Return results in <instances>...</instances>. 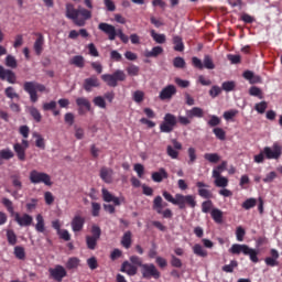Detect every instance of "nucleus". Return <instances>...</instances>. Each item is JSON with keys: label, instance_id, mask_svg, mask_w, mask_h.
<instances>
[{"label": "nucleus", "instance_id": "nucleus-52", "mask_svg": "<svg viewBox=\"0 0 282 282\" xmlns=\"http://www.w3.org/2000/svg\"><path fill=\"white\" fill-rule=\"evenodd\" d=\"M173 66L176 67V69H184V67H186V61H184V57H175L173 59Z\"/></svg>", "mask_w": 282, "mask_h": 282}, {"label": "nucleus", "instance_id": "nucleus-37", "mask_svg": "<svg viewBox=\"0 0 282 282\" xmlns=\"http://www.w3.org/2000/svg\"><path fill=\"white\" fill-rule=\"evenodd\" d=\"M36 221L35 230L37 232H45V219H43V215L39 214L36 216Z\"/></svg>", "mask_w": 282, "mask_h": 282}, {"label": "nucleus", "instance_id": "nucleus-30", "mask_svg": "<svg viewBox=\"0 0 282 282\" xmlns=\"http://www.w3.org/2000/svg\"><path fill=\"white\" fill-rule=\"evenodd\" d=\"M101 80H104V83H106V85H108V87H118V83L116 82L113 74L101 75Z\"/></svg>", "mask_w": 282, "mask_h": 282}, {"label": "nucleus", "instance_id": "nucleus-48", "mask_svg": "<svg viewBox=\"0 0 282 282\" xmlns=\"http://www.w3.org/2000/svg\"><path fill=\"white\" fill-rule=\"evenodd\" d=\"M126 72L128 73V76H138L140 74V67L134 64H130L126 68Z\"/></svg>", "mask_w": 282, "mask_h": 282}, {"label": "nucleus", "instance_id": "nucleus-41", "mask_svg": "<svg viewBox=\"0 0 282 282\" xmlns=\"http://www.w3.org/2000/svg\"><path fill=\"white\" fill-rule=\"evenodd\" d=\"M93 102L95 107H99V109H107V101L105 100V97L97 96L93 99Z\"/></svg>", "mask_w": 282, "mask_h": 282}, {"label": "nucleus", "instance_id": "nucleus-62", "mask_svg": "<svg viewBox=\"0 0 282 282\" xmlns=\"http://www.w3.org/2000/svg\"><path fill=\"white\" fill-rule=\"evenodd\" d=\"M212 208H213V200H210V198L202 203V213H210Z\"/></svg>", "mask_w": 282, "mask_h": 282}, {"label": "nucleus", "instance_id": "nucleus-7", "mask_svg": "<svg viewBox=\"0 0 282 282\" xmlns=\"http://www.w3.org/2000/svg\"><path fill=\"white\" fill-rule=\"evenodd\" d=\"M263 153L267 160H279L282 155V145L275 142L272 147H265Z\"/></svg>", "mask_w": 282, "mask_h": 282}, {"label": "nucleus", "instance_id": "nucleus-47", "mask_svg": "<svg viewBox=\"0 0 282 282\" xmlns=\"http://www.w3.org/2000/svg\"><path fill=\"white\" fill-rule=\"evenodd\" d=\"M1 203L3 204V206L7 208L8 213H10V215H15L17 213H14V206L12 204V200H10V198H2Z\"/></svg>", "mask_w": 282, "mask_h": 282}, {"label": "nucleus", "instance_id": "nucleus-21", "mask_svg": "<svg viewBox=\"0 0 282 282\" xmlns=\"http://www.w3.org/2000/svg\"><path fill=\"white\" fill-rule=\"evenodd\" d=\"M100 177L104 182H106V184H111V182H113V170L109 167H101Z\"/></svg>", "mask_w": 282, "mask_h": 282}, {"label": "nucleus", "instance_id": "nucleus-50", "mask_svg": "<svg viewBox=\"0 0 282 282\" xmlns=\"http://www.w3.org/2000/svg\"><path fill=\"white\" fill-rule=\"evenodd\" d=\"M249 94H250V96H254V97L259 98L260 100H262V98H263V91L261 90V88H259L257 86H252L249 89Z\"/></svg>", "mask_w": 282, "mask_h": 282}, {"label": "nucleus", "instance_id": "nucleus-56", "mask_svg": "<svg viewBox=\"0 0 282 282\" xmlns=\"http://www.w3.org/2000/svg\"><path fill=\"white\" fill-rule=\"evenodd\" d=\"M12 184L17 191H21L23 188V183H21V176L19 175H12L11 176Z\"/></svg>", "mask_w": 282, "mask_h": 282}, {"label": "nucleus", "instance_id": "nucleus-49", "mask_svg": "<svg viewBox=\"0 0 282 282\" xmlns=\"http://www.w3.org/2000/svg\"><path fill=\"white\" fill-rule=\"evenodd\" d=\"M80 264V259L78 258H70L67 263H66V268L68 270H75V268H78V265Z\"/></svg>", "mask_w": 282, "mask_h": 282}, {"label": "nucleus", "instance_id": "nucleus-4", "mask_svg": "<svg viewBox=\"0 0 282 282\" xmlns=\"http://www.w3.org/2000/svg\"><path fill=\"white\" fill-rule=\"evenodd\" d=\"M140 272L143 279H160L162 275L158 267L153 263H143L140 268Z\"/></svg>", "mask_w": 282, "mask_h": 282}, {"label": "nucleus", "instance_id": "nucleus-39", "mask_svg": "<svg viewBox=\"0 0 282 282\" xmlns=\"http://www.w3.org/2000/svg\"><path fill=\"white\" fill-rule=\"evenodd\" d=\"M187 153H188V158H189L187 161V164L189 166H193V164H195V162H197V152H196L195 148H188Z\"/></svg>", "mask_w": 282, "mask_h": 282}, {"label": "nucleus", "instance_id": "nucleus-42", "mask_svg": "<svg viewBox=\"0 0 282 282\" xmlns=\"http://www.w3.org/2000/svg\"><path fill=\"white\" fill-rule=\"evenodd\" d=\"M204 159L212 164H217V162L221 160V156H219L217 153H205Z\"/></svg>", "mask_w": 282, "mask_h": 282}, {"label": "nucleus", "instance_id": "nucleus-36", "mask_svg": "<svg viewBox=\"0 0 282 282\" xmlns=\"http://www.w3.org/2000/svg\"><path fill=\"white\" fill-rule=\"evenodd\" d=\"M153 41H155V43H159V44H164L166 43V35L165 34H160V33H156L155 30H152L150 32Z\"/></svg>", "mask_w": 282, "mask_h": 282}, {"label": "nucleus", "instance_id": "nucleus-45", "mask_svg": "<svg viewBox=\"0 0 282 282\" xmlns=\"http://www.w3.org/2000/svg\"><path fill=\"white\" fill-rule=\"evenodd\" d=\"M0 158L2 160H12V158H14V152H12L10 148L2 149L0 150Z\"/></svg>", "mask_w": 282, "mask_h": 282}, {"label": "nucleus", "instance_id": "nucleus-22", "mask_svg": "<svg viewBox=\"0 0 282 282\" xmlns=\"http://www.w3.org/2000/svg\"><path fill=\"white\" fill-rule=\"evenodd\" d=\"M101 193H102V199L104 202H108V203H113L115 206H120V198L113 196L112 194H110L107 188H102L101 189Z\"/></svg>", "mask_w": 282, "mask_h": 282}, {"label": "nucleus", "instance_id": "nucleus-51", "mask_svg": "<svg viewBox=\"0 0 282 282\" xmlns=\"http://www.w3.org/2000/svg\"><path fill=\"white\" fill-rule=\"evenodd\" d=\"M237 265H239V263L236 260H231L229 264L223 267V272L232 273Z\"/></svg>", "mask_w": 282, "mask_h": 282}, {"label": "nucleus", "instance_id": "nucleus-61", "mask_svg": "<svg viewBox=\"0 0 282 282\" xmlns=\"http://www.w3.org/2000/svg\"><path fill=\"white\" fill-rule=\"evenodd\" d=\"M90 232V237L95 239H100V235H102V230L98 227V225H93Z\"/></svg>", "mask_w": 282, "mask_h": 282}, {"label": "nucleus", "instance_id": "nucleus-46", "mask_svg": "<svg viewBox=\"0 0 282 282\" xmlns=\"http://www.w3.org/2000/svg\"><path fill=\"white\" fill-rule=\"evenodd\" d=\"M4 94L7 96V98H10L11 100H14V98H17V100H19L21 97L19 96V94H17V91H14V88L12 86H9L6 88Z\"/></svg>", "mask_w": 282, "mask_h": 282}, {"label": "nucleus", "instance_id": "nucleus-14", "mask_svg": "<svg viewBox=\"0 0 282 282\" xmlns=\"http://www.w3.org/2000/svg\"><path fill=\"white\" fill-rule=\"evenodd\" d=\"M177 94V88L173 85H169L165 88H163L159 95V98L161 100H170V98H173Z\"/></svg>", "mask_w": 282, "mask_h": 282}, {"label": "nucleus", "instance_id": "nucleus-35", "mask_svg": "<svg viewBox=\"0 0 282 282\" xmlns=\"http://www.w3.org/2000/svg\"><path fill=\"white\" fill-rule=\"evenodd\" d=\"M70 65H75V67H79L83 69L85 67V57L83 55H76L70 59Z\"/></svg>", "mask_w": 282, "mask_h": 282}, {"label": "nucleus", "instance_id": "nucleus-2", "mask_svg": "<svg viewBox=\"0 0 282 282\" xmlns=\"http://www.w3.org/2000/svg\"><path fill=\"white\" fill-rule=\"evenodd\" d=\"M185 113L186 117L178 116V122L184 127L191 124V120H193V118H204V109L199 107H193L192 109L186 110Z\"/></svg>", "mask_w": 282, "mask_h": 282}, {"label": "nucleus", "instance_id": "nucleus-10", "mask_svg": "<svg viewBox=\"0 0 282 282\" xmlns=\"http://www.w3.org/2000/svg\"><path fill=\"white\" fill-rule=\"evenodd\" d=\"M0 80H8L10 85H14L17 83V75L11 69H6L0 65Z\"/></svg>", "mask_w": 282, "mask_h": 282}, {"label": "nucleus", "instance_id": "nucleus-11", "mask_svg": "<svg viewBox=\"0 0 282 282\" xmlns=\"http://www.w3.org/2000/svg\"><path fill=\"white\" fill-rule=\"evenodd\" d=\"M73 232H80L85 228V217L75 215L70 221Z\"/></svg>", "mask_w": 282, "mask_h": 282}, {"label": "nucleus", "instance_id": "nucleus-23", "mask_svg": "<svg viewBox=\"0 0 282 282\" xmlns=\"http://www.w3.org/2000/svg\"><path fill=\"white\" fill-rule=\"evenodd\" d=\"M13 151L20 162H25V151H28L21 143H15L13 145Z\"/></svg>", "mask_w": 282, "mask_h": 282}, {"label": "nucleus", "instance_id": "nucleus-59", "mask_svg": "<svg viewBox=\"0 0 282 282\" xmlns=\"http://www.w3.org/2000/svg\"><path fill=\"white\" fill-rule=\"evenodd\" d=\"M14 256L17 257V259H20L23 261V259H25V249L23 247H15Z\"/></svg>", "mask_w": 282, "mask_h": 282}, {"label": "nucleus", "instance_id": "nucleus-16", "mask_svg": "<svg viewBox=\"0 0 282 282\" xmlns=\"http://www.w3.org/2000/svg\"><path fill=\"white\" fill-rule=\"evenodd\" d=\"M270 254L271 257L264 259V263L270 265V268L279 265V251L276 249H271Z\"/></svg>", "mask_w": 282, "mask_h": 282}, {"label": "nucleus", "instance_id": "nucleus-25", "mask_svg": "<svg viewBox=\"0 0 282 282\" xmlns=\"http://www.w3.org/2000/svg\"><path fill=\"white\" fill-rule=\"evenodd\" d=\"M213 177L215 180L214 184L218 188H226V186H228V178L226 176H221L216 172Z\"/></svg>", "mask_w": 282, "mask_h": 282}, {"label": "nucleus", "instance_id": "nucleus-63", "mask_svg": "<svg viewBox=\"0 0 282 282\" xmlns=\"http://www.w3.org/2000/svg\"><path fill=\"white\" fill-rule=\"evenodd\" d=\"M213 132L218 140H226V131H224V129L215 128Z\"/></svg>", "mask_w": 282, "mask_h": 282}, {"label": "nucleus", "instance_id": "nucleus-34", "mask_svg": "<svg viewBox=\"0 0 282 282\" xmlns=\"http://www.w3.org/2000/svg\"><path fill=\"white\" fill-rule=\"evenodd\" d=\"M131 231H126L121 238V246H123V248H126L127 250L131 248Z\"/></svg>", "mask_w": 282, "mask_h": 282}, {"label": "nucleus", "instance_id": "nucleus-17", "mask_svg": "<svg viewBox=\"0 0 282 282\" xmlns=\"http://www.w3.org/2000/svg\"><path fill=\"white\" fill-rule=\"evenodd\" d=\"M37 39L34 42V51L37 56H41L43 53V45H45V37L41 33H36Z\"/></svg>", "mask_w": 282, "mask_h": 282}, {"label": "nucleus", "instance_id": "nucleus-20", "mask_svg": "<svg viewBox=\"0 0 282 282\" xmlns=\"http://www.w3.org/2000/svg\"><path fill=\"white\" fill-rule=\"evenodd\" d=\"M152 180L160 184L164 180H169V172L164 167L159 169L158 172L152 173Z\"/></svg>", "mask_w": 282, "mask_h": 282}, {"label": "nucleus", "instance_id": "nucleus-40", "mask_svg": "<svg viewBox=\"0 0 282 282\" xmlns=\"http://www.w3.org/2000/svg\"><path fill=\"white\" fill-rule=\"evenodd\" d=\"M193 252L197 257H208V251H206V249H204V247H202V245L198 243L193 247Z\"/></svg>", "mask_w": 282, "mask_h": 282}, {"label": "nucleus", "instance_id": "nucleus-64", "mask_svg": "<svg viewBox=\"0 0 282 282\" xmlns=\"http://www.w3.org/2000/svg\"><path fill=\"white\" fill-rule=\"evenodd\" d=\"M224 91H232L235 89V87H237V85L235 84V82H225L221 85Z\"/></svg>", "mask_w": 282, "mask_h": 282}, {"label": "nucleus", "instance_id": "nucleus-9", "mask_svg": "<svg viewBox=\"0 0 282 282\" xmlns=\"http://www.w3.org/2000/svg\"><path fill=\"white\" fill-rule=\"evenodd\" d=\"M196 186L198 188V195L203 199H213V192H210L208 184L199 181L196 183Z\"/></svg>", "mask_w": 282, "mask_h": 282}, {"label": "nucleus", "instance_id": "nucleus-38", "mask_svg": "<svg viewBox=\"0 0 282 282\" xmlns=\"http://www.w3.org/2000/svg\"><path fill=\"white\" fill-rule=\"evenodd\" d=\"M33 138H35V147H37V149H42V151H44L45 149V139L43 138V135H41L39 132H33Z\"/></svg>", "mask_w": 282, "mask_h": 282}, {"label": "nucleus", "instance_id": "nucleus-57", "mask_svg": "<svg viewBox=\"0 0 282 282\" xmlns=\"http://www.w3.org/2000/svg\"><path fill=\"white\" fill-rule=\"evenodd\" d=\"M254 206H257L256 198H249L242 203V208H245V210H250V208H254Z\"/></svg>", "mask_w": 282, "mask_h": 282}, {"label": "nucleus", "instance_id": "nucleus-18", "mask_svg": "<svg viewBox=\"0 0 282 282\" xmlns=\"http://www.w3.org/2000/svg\"><path fill=\"white\" fill-rule=\"evenodd\" d=\"M94 87H100V82L98 80V77L91 76L90 78H86L84 80V89L85 91H91Z\"/></svg>", "mask_w": 282, "mask_h": 282}, {"label": "nucleus", "instance_id": "nucleus-24", "mask_svg": "<svg viewBox=\"0 0 282 282\" xmlns=\"http://www.w3.org/2000/svg\"><path fill=\"white\" fill-rule=\"evenodd\" d=\"M165 206H169V204L164 203L162 196H156L154 198L152 208L158 213V215H162V208H165Z\"/></svg>", "mask_w": 282, "mask_h": 282}, {"label": "nucleus", "instance_id": "nucleus-43", "mask_svg": "<svg viewBox=\"0 0 282 282\" xmlns=\"http://www.w3.org/2000/svg\"><path fill=\"white\" fill-rule=\"evenodd\" d=\"M98 238L86 236V246L88 250H94L98 246Z\"/></svg>", "mask_w": 282, "mask_h": 282}, {"label": "nucleus", "instance_id": "nucleus-5", "mask_svg": "<svg viewBox=\"0 0 282 282\" xmlns=\"http://www.w3.org/2000/svg\"><path fill=\"white\" fill-rule=\"evenodd\" d=\"M98 30L107 34L109 41H116L117 36L120 39L121 34H124L122 29L116 30V26L105 22L99 23Z\"/></svg>", "mask_w": 282, "mask_h": 282}, {"label": "nucleus", "instance_id": "nucleus-32", "mask_svg": "<svg viewBox=\"0 0 282 282\" xmlns=\"http://www.w3.org/2000/svg\"><path fill=\"white\" fill-rule=\"evenodd\" d=\"M210 215H212V218L214 219V221L216 224H223V221H224V212H221L218 208H214V209H212Z\"/></svg>", "mask_w": 282, "mask_h": 282}, {"label": "nucleus", "instance_id": "nucleus-55", "mask_svg": "<svg viewBox=\"0 0 282 282\" xmlns=\"http://www.w3.org/2000/svg\"><path fill=\"white\" fill-rule=\"evenodd\" d=\"M226 169H228V162L223 161L220 165L216 166L213 170V176H215L216 173H218V175H221V173H224V171H226Z\"/></svg>", "mask_w": 282, "mask_h": 282}, {"label": "nucleus", "instance_id": "nucleus-12", "mask_svg": "<svg viewBox=\"0 0 282 282\" xmlns=\"http://www.w3.org/2000/svg\"><path fill=\"white\" fill-rule=\"evenodd\" d=\"M13 216L14 221H17V224L22 227L32 226L34 221V218L29 214H23L22 216H20L19 213H15Z\"/></svg>", "mask_w": 282, "mask_h": 282}, {"label": "nucleus", "instance_id": "nucleus-53", "mask_svg": "<svg viewBox=\"0 0 282 282\" xmlns=\"http://www.w3.org/2000/svg\"><path fill=\"white\" fill-rule=\"evenodd\" d=\"M6 66L10 67L11 69H17V66H18L17 58H14V56L12 55H8L6 57Z\"/></svg>", "mask_w": 282, "mask_h": 282}, {"label": "nucleus", "instance_id": "nucleus-13", "mask_svg": "<svg viewBox=\"0 0 282 282\" xmlns=\"http://www.w3.org/2000/svg\"><path fill=\"white\" fill-rule=\"evenodd\" d=\"M50 274L55 281H63L67 276V271L63 265H56L54 269H50Z\"/></svg>", "mask_w": 282, "mask_h": 282}, {"label": "nucleus", "instance_id": "nucleus-1", "mask_svg": "<svg viewBox=\"0 0 282 282\" xmlns=\"http://www.w3.org/2000/svg\"><path fill=\"white\" fill-rule=\"evenodd\" d=\"M66 19H70L78 28L85 26L87 20L91 19V12L85 8H74V4H66Z\"/></svg>", "mask_w": 282, "mask_h": 282}, {"label": "nucleus", "instance_id": "nucleus-54", "mask_svg": "<svg viewBox=\"0 0 282 282\" xmlns=\"http://www.w3.org/2000/svg\"><path fill=\"white\" fill-rule=\"evenodd\" d=\"M112 76L115 77L116 83H118V80L121 82V83L127 80V74H124V70L117 69L112 74Z\"/></svg>", "mask_w": 282, "mask_h": 282}, {"label": "nucleus", "instance_id": "nucleus-31", "mask_svg": "<svg viewBox=\"0 0 282 282\" xmlns=\"http://www.w3.org/2000/svg\"><path fill=\"white\" fill-rule=\"evenodd\" d=\"M164 52V48L162 46H154L151 51H145V57L147 58H156V56H160Z\"/></svg>", "mask_w": 282, "mask_h": 282}, {"label": "nucleus", "instance_id": "nucleus-26", "mask_svg": "<svg viewBox=\"0 0 282 282\" xmlns=\"http://www.w3.org/2000/svg\"><path fill=\"white\" fill-rule=\"evenodd\" d=\"M248 250V245L235 243L229 248L230 254H246Z\"/></svg>", "mask_w": 282, "mask_h": 282}, {"label": "nucleus", "instance_id": "nucleus-44", "mask_svg": "<svg viewBox=\"0 0 282 282\" xmlns=\"http://www.w3.org/2000/svg\"><path fill=\"white\" fill-rule=\"evenodd\" d=\"M205 69H215V63L213 62V57L210 55H205L203 59V68Z\"/></svg>", "mask_w": 282, "mask_h": 282}, {"label": "nucleus", "instance_id": "nucleus-15", "mask_svg": "<svg viewBox=\"0 0 282 282\" xmlns=\"http://www.w3.org/2000/svg\"><path fill=\"white\" fill-rule=\"evenodd\" d=\"M121 272H126L128 276H135V274H138V268L135 267V264L129 261H124L121 264Z\"/></svg>", "mask_w": 282, "mask_h": 282}, {"label": "nucleus", "instance_id": "nucleus-28", "mask_svg": "<svg viewBox=\"0 0 282 282\" xmlns=\"http://www.w3.org/2000/svg\"><path fill=\"white\" fill-rule=\"evenodd\" d=\"M172 43L174 45V52H183L184 51V41L180 35H173Z\"/></svg>", "mask_w": 282, "mask_h": 282}, {"label": "nucleus", "instance_id": "nucleus-19", "mask_svg": "<svg viewBox=\"0 0 282 282\" xmlns=\"http://www.w3.org/2000/svg\"><path fill=\"white\" fill-rule=\"evenodd\" d=\"M76 105L77 107H79L78 111L80 115L85 113V110H83V107L87 109V111H91V102H89V99L85 97H78L76 99Z\"/></svg>", "mask_w": 282, "mask_h": 282}, {"label": "nucleus", "instance_id": "nucleus-27", "mask_svg": "<svg viewBox=\"0 0 282 282\" xmlns=\"http://www.w3.org/2000/svg\"><path fill=\"white\" fill-rule=\"evenodd\" d=\"M243 78H246V80H249L251 85H257V83H261V76L256 75L254 73H252V70L245 72Z\"/></svg>", "mask_w": 282, "mask_h": 282}, {"label": "nucleus", "instance_id": "nucleus-60", "mask_svg": "<svg viewBox=\"0 0 282 282\" xmlns=\"http://www.w3.org/2000/svg\"><path fill=\"white\" fill-rule=\"evenodd\" d=\"M7 238L10 246H17V234H14V231L8 230Z\"/></svg>", "mask_w": 282, "mask_h": 282}, {"label": "nucleus", "instance_id": "nucleus-6", "mask_svg": "<svg viewBox=\"0 0 282 282\" xmlns=\"http://www.w3.org/2000/svg\"><path fill=\"white\" fill-rule=\"evenodd\" d=\"M176 206H178L181 210H184L186 206L195 208V206H197V200H195L194 195L176 194Z\"/></svg>", "mask_w": 282, "mask_h": 282}, {"label": "nucleus", "instance_id": "nucleus-3", "mask_svg": "<svg viewBox=\"0 0 282 282\" xmlns=\"http://www.w3.org/2000/svg\"><path fill=\"white\" fill-rule=\"evenodd\" d=\"M31 184H45V186H52V177L50 174L33 170L30 172Z\"/></svg>", "mask_w": 282, "mask_h": 282}, {"label": "nucleus", "instance_id": "nucleus-58", "mask_svg": "<svg viewBox=\"0 0 282 282\" xmlns=\"http://www.w3.org/2000/svg\"><path fill=\"white\" fill-rule=\"evenodd\" d=\"M164 122L172 127H175V124H177V118L172 113H166L164 117Z\"/></svg>", "mask_w": 282, "mask_h": 282}, {"label": "nucleus", "instance_id": "nucleus-8", "mask_svg": "<svg viewBox=\"0 0 282 282\" xmlns=\"http://www.w3.org/2000/svg\"><path fill=\"white\" fill-rule=\"evenodd\" d=\"M23 89L29 94L31 102H39V94L36 93V82H25Z\"/></svg>", "mask_w": 282, "mask_h": 282}, {"label": "nucleus", "instance_id": "nucleus-29", "mask_svg": "<svg viewBox=\"0 0 282 282\" xmlns=\"http://www.w3.org/2000/svg\"><path fill=\"white\" fill-rule=\"evenodd\" d=\"M26 109L34 121L41 122V120H43V115H41V111L39 110V108L31 106V107H28Z\"/></svg>", "mask_w": 282, "mask_h": 282}, {"label": "nucleus", "instance_id": "nucleus-33", "mask_svg": "<svg viewBox=\"0 0 282 282\" xmlns=\"http://www.w3.org/2000/svg\"><path fill=\"white\" fill-rule=\"evenodd\" d=\"M259 251H257V249H252L247 247V253H245L246 257H249L250 261H252V263H259Z\"/></svg>", "mask_w": 282, "mask_h": 282}]
</instances>
